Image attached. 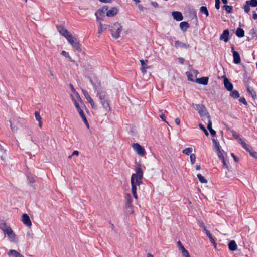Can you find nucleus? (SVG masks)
<instances>
[{
	"mask_svg": "<svg viewBox=\"0 0 257 257\" xmlns=\"http://www.w3.org/2000/svg\"><path fill=\"white\" fill-rule=\"evenodd\" d=\"M108 25L106 24H103L102 22H99V30L98 32V34H101L105 30L108 29Z\"/></svg>",
	"mask_w": 257,
	"mask_h": 257,
	"instance_id": "obj_20",
	"label": "nucleus"
},
{
	"mask_svg": "<svg viewBox=\"0 0 257 257\" xmlns=\"http://www.w3.org/2000/svg\"><path fill=\"white\" fill-rule=\"evenodd\" d=\"M151 4L155 8H157L158 7V4L156 2H152Z\"/></svg>",
	"mask_w": 257,
	"mask_h": 257,
	"instance_id": "obj_60",
	"label": "nucleus"
},
{
	"mask_svg": "<svg viewBox=\"0 0 257 257\" xmlns=\"http://www.w3.org/2000/svg\"><path fill=\"white\" fill-rule=\"evenodd\" d=\"M192 152V148H187L182 151V153L186 155H189Z\"/></svg>",
	"mask_w": 257,
	"mask_h": 257,
	"instance_id": "obj_38",
	"label": "nucleus"
},
{
	"mask_svg": "<svg viewBox=\"0 0 257 257\" xmlns=\"http://www.w3.org/2000/svg\"><path fill=\"white\" fill-rule=\"evenodd\" d=\"M194 108L198 111L202 120L205 122L208 121L209 123V120H211L210 116L205 106L202 104H195Z\"/></svg>",
	"mask_w": 257,
	"mask_h": 257,
	"instance_id": "obj_2",
	"label": "nucleus"
},
{
	"mask_svg": "<svg viewBox=\"0 0 257 257\" xmlns=\"http://www.w3.org/2000/svg\"><path fill=\"white\" fill-rule=\"evenodd\" d=\"M160 117L163 121H164L166 122L167 123H168V122L166 120V117L163 114H160Z\"/></svg>",
	"mask_w": 257,
	"mask_h": 257,
	"instance_id": "obj_59",
	"label": "nucleus"
},
{
	"mask_svg": "<svg viewBox=\"0 0 257 257\" xmlns=\"http://www.w3.org/2000/svg\"><path fill=\"white\" fill-rule=\"evenodd\" d=\"M182 255L184 257H189L190 256L188 251L184 248L183 249L181 250Z\"/></svg>",
	"mask_w": 257,
	"mask_h": 257,
	"instance_id": "obj_40",
	"label": "nucleus"
},
{
	"mask_svg": "<svg viewBox=\"0 0 257 257\" xmlns=\"http://www.w3.org/2000/svg\"><path fill=\"white\" fill-rule=\"evenodd\" d=\"M220 0H215V8L218 10L220 8Z\"/></svg>",
	"mask_w": 257,
	"mask_h": 257,
	"instance_id": "obj_53",
	"label": "nucleus"
},
{
	"mask_svg": "<svg viewBox=\"0 0 257 257\" xmlns=\"http://www.w3.org/2000/svg\"><path fill=\"white\" fill-rule=\"evenodd\" d=\"M177 246L180 250L184 248V247L183 246V245L182 244L181 242L180 241H178L177 242Z\"/></svg>",
	"mask_w": 257,
	"mask_h": 257,
	"instance_id": "obj_55",
	"label": "nucleus"
},
{
	"mask_svg": "<svg viewBox=\"0 0 257 257\" xmlns=\"http://www.w3.org/2000/svg\"><path fill=\"white\" fill-rule=\"evenodd\" d=\"M217 152V155L218 156V157L221 159H223V158H224L223 155V154L222 153V151H221V150H217L216 151Z\"/></svg>",
	"mask_w": 257,
	"mask_h": 257,
	"instance_id": "obj_49",
	"label": "nucleus"
},
{
	"mask_svg": "<svg viewBox=\"0 0 257 257\" xmlns=\"http://www.w3.org/2000/svg\"><path fill=\"white\" fill-rule=\"evenodd\" d=\"M237 245L234 240L230 241L228 243V248L230 250L233 251L237 249Z\"/></svg>",
	"mask_w": 257,
	"mask_h": 257,
	"instance_id": "obj_19",
	"label": "nucleus"
},
{
	"mask_svg": "<svg viewBox=\"0 0 257 257\" xmlns=\"http://www.w3.org/2000/svg\"><path fill=\"white\" fill-rule=\"evenodd\" d=\"M140 62L141 63V71L142 73L144 74L146 72V69L149 67L147 66V65L144 60H140Z\"/></svg>",
	"mask_w": 257,
	"mask_h": 257,
	"instance_id": "obj_25",
	"label": "nucleus"
},
{
	"mask_svg": "<svg viewBox=\"0 0 257 257\" xmlns=\"http://www.w3.org/2000/svg\"><path fill=\"white\" fill-rule=\"evenodd\" d=\"M61 54L66 57H68L69 55L68 52L64 50L62 51Z\"/></svg>",
	"mask_w": 257,
	"mask_h": 257,
	"instance_id": "obj_57",
	"label": "nucleus"
},
{
	"mask_svg": "<svg viewBox=\"0 0 257 257\" xmlns=\"http://www.w3.org/2000/svg\"><path fill=\"white\" fill-rule=\"evenodd\" d=\"M247 92L250 94L252 96V97L253 98V99H255V97H256V93L254 91V90L252 88H251L250 87H249V86H247Z\"/></svg>",
	"mask_w": 257,
	"mask_h": 257,
	"instance_id": "obj_29",
	"label": "nucleus"
},
{
	"mask_svg": "<svg viewBox=\"0 0 257 257\" xmlns=\"http://www.w3.org/2000/svg\"><path fill=\"white\" fill-rule=\"evenodd\" d=\"M206 235L209 238L210 242L213 244L214 247L216 248L217 245H216L215 240L213 238V237L212 234H211V233L210 232V231H207Z\"/></svg>",
	"mask_w": 257,
	"mask_h": 257,
	"instance_id": "obj_28",
	"label": "nucleus"
},
{
	"mask_svg": "<svg viewBox=\"0 0 257 257\" xmlns=\"http://www.w3.org/2000/svg\"><path fill=\"white\" fill-rule=\"evenodd\" d=\"M245 3L251 7H255L257 6V0L246 1Z\"/></svg>",
	"mask_w": 257,
	"mask_h": 257,
	"instance_id": "obj_32",
	"label": "nucleus"
},
{
	"mask_svg": "<svg viewBox=\"0 0 257 257\" xmlns=\"http://www.w3.org/2000/svg\"><path fill=\"white\" fill-rule=\"evenodd\" d=\"M69 87H70L72 91L73 92V93H76V90L75 89V88H74L73 85L72 84H69Z\"/></svg>",
	"mask_w": 257,
	"mask_h": 257,
	"instance_id": "obj_58",
	"label": "nucleus"
},
{
	"mask_svg": "<svg viewBox=\"0 0 257 257\" xmlns=\"http://www.w3.org/2000/svg\"><path fill=\"white\" fill-rule=\"evenodd\" d=\"M71 97H72V101H73L74 104H75V106L77 109V110H78V109H80L81 108L80 106H79V103L77 102V101H76V99H75L73 96L72 95H71Z\"/></svg>",
	"mask_w": 257,
	"mask_h": 257,
	"instance_id": "obj_41",
	"label": "nucleus"
},
{
	"mask_svg": "<svg viewBox=\"0 0 257 257\" xmlns=\"http://www.w3.org/2000/svg\"><path fill=\"white\" fill-rule=\"evenodd\" d=\"M5 150L4 149L3 147L0 145V158L1 159L4 160V158L3 155L5 153Z\"/></svg>",
	"mask_w": 257,
	"mask_h": 257,
	"instance_id": "obj_44",
	"label": "nucleus"
},
{
	"mask_svg": "<svg viewBox=\"0 0 257 257\" xmlns=\"http://www.w3.org/2000/svg\"><path fill=\"white\" fill-rule=\"evenodd\" d=\"M197 178H198L199 181L201 183H206L207 182V180L202 176L200 174H198L197 175Z\"/></svg>",
	"mask_w": 257,
	"mask_h": 257,
	"instance_id": "obj_34",
	"label": "nucleus"
},
{
	"mask_svg": "<svg viewBox=\"0 0 257 257\" xmlns=\"http://www.w3.org/2000/svg\"><path fill=\"white\" fill-rule=\"evenodd\" d=\"M252 18L254 20L257 19V14L255 11L253 12Z\"/></svg>",
	"mask_w": 257,
	"mask_h": 257,
	"instance_id": "obj_64",
	"label": "nucleus"
},
{
	"mask_svg": "<svg viewBox=\"0 0 257 257\" xmlns=\"http://www.w3.org/2000/svg\"><path fill=\"white\" fill-rule=\"evenodd\" d=\"M8 227H10L5 221L2 220L0 221V229L4 232L8 229Z\"/></svg>",
	"mask_w": 257,
	"mask_h": 257,
	"instance_id": "obj_22",
	"label": "nucleus"
},
{
	"mask_svg": "<svg viewBox=\"0 0 257 257\" xmlns=\"http://www.w3.org/2000/svg\"><path fill=\"white\" fill-rule=\"evenodd\" d=\"M66 39L72 46L78 52H80L81 51L80 43L78 42L76 38L73 37L72 34L67 36Z\"/></svg>",
	"mask_w": 257,
	"mask_h": 257,
	"instance_id": "obj_5",
	"label": "nucleus"
},
{
	"mask_svg": "<svg viewBox=\"0 0 257 257\" xmlns=\"http://www.w3.org/2000/svg\"><path fill=\"white\" fill-rule=\"evenodd\" d=\"M230 96L233 98L236 99L239 97V92L237 90H232Z\"/></svg>",
	"mask_w": 257,
	"mask_h": 257,
	"instance_id": "obj_33",
	"label": "nucleus"
},
{
	"mask_svg": "<svg viewBox=\"0 0 257 257\" xmlns=\"http://www.w3.org/2000/svg\"><path fill=\"white\" fill-rule=\"evenodd\" d=\"M82 91L85 98L88 102H90L91 100H92V98L90 96L88 92L86 90L82 89Z\"/></svg>",
	"mask_w": 257,
	"mask_h": 257,
	"instance_id": "obj_30",
	"label": "nucleus"
},
{
	"mask_svg": "<svg viewBox=\"0 0 257 257\" xmlns=\"http://www.w3.org/2000/svg\"><path fill=\"white\" fill-rule=\"evenodd\" d=\"M212 141L213 142L214 147L216 149V151L220 150V146L219 143L217 141V140H215V139H212Z\"/></svg>",
	"mask_w": 257,
	"mask_h": 257,
	"instance_id": "obj_37",
	"label": "nucleus"
},
{
	"mask_svg": "<svg viewBox=\"0 0 257 257\" xmlns=\"http://www.w3.org/2000/svg\"><path fill=\"white\" fill-rule=\"evenodd\" d=\"M240 141V143L242 147L245 149L247 150L249 146H248L245 142L243 141L242 140H239Z\"/></svg>",
	"mask_w": 257,
	"mask_h": 257,
	"instance_id": "obj_47",
	"label": "nucleus"
},
{
	"mask_svg": "<svg viewBox=\"0 0 257 257\" xmlns=\"http://www.w3.org/2000/svg\"><path fill=\"white\" fill-rule=\"evenodd\" d=\"M186 75L188 77V79L190 81H193L192 77V75L190 74L189 72H186Z\"/></svg>",
	"mask_w": 257,
	"mask_h": 257,
	"instance_id": "obj_56",
	"label": "nucleus"
},
{
	"mask_svg": "<svg viewBox=\"0 0 257 257\" xmlns=\"http://www.w3.org/2000/svg\"><path fill=\"white\" fill-rule=\"evenodd\" d=\"M224 84L225 88L229 91L233 90V86L232 84L229 81L227 78H225L224 80Z\"/></svg>",
	"mask_w": 257,
	"mask_h": 257,
	"instance_id": "obj_14",
	"label": "nucleus"
},
{
	"mask_svg": "<svg viewBox=\"0 0 257 257\" xmlns=\"http://www.w3.org/2000/svg\"><path fill=\"white\" fill-rule=\"evenodd\" d=\"M124 191L125 192V195H126L125 199H126V204H127V203H128V193L127 192V191L128 190L127 186L124 187Z\"/></svg>",
	"mask_w": 257,
	"mask_h": 257,
	"instance_id": "obj_45",
	"label": "nucleus"
},
{
	"mask_svg": "<svg viewBox=\"0 0 257 257\" xmlns=\"http://www.w3.org/2000/svg\"><path fill=\"white\" fill-rule=\"evenodd\" d=\"M236 35L239 38L242 37L244 36V31L242 29L238 28L236 31Z\"/></svg>",
	"mask_w": 257,
	"mask_h": 257,
	"instance_id": "obj_26",
	"label": "nucleus"
},
{
	"mask_svg": "<svg viewBox=\"0 0 257 257\" xmlns=\"http://www.w3.org/2000/svg\"><path fill=\"white\" fill-rule=\"evenodd\" d=\"M27 178L30 183H34L35 182L34 177L32 176L28 175Z\"/></svg>",
	"mask_w": 257,
	"mask_h": 257,
	"instance_id": "obj_51",
	"label": "nucleus"
},
{
	"mask_svg": "<svg viewBox=\"0 0 257 257\" xmlns=\"http://www.w3.org/2000/svg\"><path fill=\"white\" fill-rule=\"evenodd\" d=\"M200 12L204 14L206 17H208L209 16V12L207 10V8L205 6H201L200 8Z\"/></svg>",
	"mask_w": 257,
	"mask_h": 257,
	"instance_id": "obj_31",
	"label": "nucleus"
},
{
	"mask_svg": "<svg viewBox=\"0 0 257 257\" xmlns=\"http://www.w3.org/2000/svg\"><path fill=\"white\" fill-rule=\"evenodd\" d=\"M239 101L244 105H246L247 104V101L244 97H241L239 99Z\"/></svg>",
	"mask_w": 257,
	"mask_h": 257,
	"instance_id": "obj_54",
	"label": "nucleus"
},
{
	"mask_svg": "<svg viewBox=\"0 0 257 257\" xmlns=\"http://www.w3.org/2000/svg\"><path fill=\"white\" fill-rule=\"evenodd\" d=\"M222 163H223L224 166L225 167V168L229 170V166L228 164L227 163L226 161L225 160L224 158H223V159L221 160Z\"/></svg>",
	"mask_w": 257,
	"mask_h": 257,
	"instance_id": "obj_52",
	"label": "nucleus"
},
{
	"mask_svg": "<svg viewBox=\"0 0 257 257\" xmlns=\"http://www.w3.org/2000/svg\"><path fill=\"white\" fill-rule=\"evenodd\" d=\"M208 79L209 78L207 77H202L200 78H197L195 81L197 83L206 85L208 84Z\"/></svg>",
	"mask_w": 257,
	"mask_h": 257,
	"instance_id": "obj_15",
	"label": "nucleus"
},
{
	"mask_svg": "<svg viewBox=\"0 0 257 257\" xmlns=\"http://www.w3.org/2000/svg\"><path fill=\"white\" fill-rule=\"evenodd\" d=\"M107 8L106 7H103L102 10H99L98 11V13H95V15L96 16V19L98 22H101L103 20L102 18H101L100 17L98 16V14L101 16L102 15L104 14V11H107Z\"/></svg>",
	"mask_w": 257,
	"mask_h": 257,
	"instance_id": "obj_16",
	"label": "nucleus"
},
{
	"mask_svg": "<svg viewBox=\"0 0 257 257\" xmlns=\"http://www.w3.org/2000/svg\"><path fill=\"white\" fill-rule=\"evenodd\" d=\"M10 122V126H11V130L13 132H16L18 130V126L15 125L12 122V121L11 120L9 121Z\"/></svg>",
	"mask_w": 257,
	"mask_h": 257,
	"instance_id": "obj_39",
	"label": "nucleus"
},
{
	"mask_svg": "<svg viewBox=\"0 0 257 257\" xmlns=\"http://www.w3.org/2000/svg\"><path fill=\"white\" fill-rule=\"evenodd\" d=\"M250 155L253 157L254 158L257 159V153L256 152H252L251 153H250Z\"/></svg>",
	"mask_w": 257,
	"mask_h": 257,
	"instance_id": "obj_63",
	"label": "nucleus"
},
{
	"mask_svg": "<svg viewBox=\"0 0 257 257\" xmlns=\"http://www.w3.org/2000/svg\"><path fill=\"white\" fill-rule=\"evenodd\" d=\"M240 141V143L242 147L245 149L247 150L249 146H248L245 142L243 141L242 140H239Z\"/></svg>",
	"mask_w": 257,
	"mask_h": 257,
	"instance_id": "obj_48",
	"label": "nucleus"
},
{
	"mask_svg": "<svg viewBox=\"0 0 257 257\" xmlns=\"http://www.w3.org/2000/svg\"><path fill=\"white\" fill-rule=\"evenodd\" d=\"M79 154V152L77 150H75L74 151H73V152L72 153L71 156H69V158H70L73 155H78Z\"/></svg>",
	"mask_w": 257,
	"mask_h": 257,
	"instance_id": "obj_61",
	"label": "nucleus"
},
{
	"mask_svg": "<svg viewBox=\"0 0 257 257\" xmlns=\"http://www.w3.org/2000/svg\"><path fill=\"white\" fill-rule=\"evenodd\" d=\"M22 221L23 223L27 226H31L32 222L30 220V217L27 214H23L22 216Z\"/></svg>",
	"mask_w": 257,
	"mask_h": 257,
	"instance_id": "obj_11",
	"label": "nucleus"
},
{
	"mask_svg": "<svg viewBox=\"0 0 257 257\" xmlns=\"http://www.w3.org/2000/svg\"><path fill=\"white\" fill-rule=\"evenodd\" d=\"M91 105V107H92V108L93 109H96L97 108V105L95 104V103L94 102V101H93V100H91L90 102H89Z\"/></svg>",
	"mask_w": 257,
	"mask_h": 257,
	"instance_id": "obj_50",
	"label": "nucleus"
},
{
	"mask_svg": "<svg viewBox=\"0 0 257 257\" xmlns=\"http://www.w3.org/2000/svg\"><path fill=\"white\" fill-rule=\"evenodd\" d=\"M231 50L233 53V62L235 64L240 63L241 62V59L239 54L234 50L233 47H232Z\"/></svg>",
	"mask_w": 257,
	"mask_h": 257,
	"instance_id": "obj_10",
	"label": "nucleus"
},
{
	"mask_svg": "<svg viewBox=\"0 0 257 257\" xmlns=\"http://www.w3.org/2000/svg\"><path fill=\"white\" fill-rule=\"evenodd\" d=\"M118 12V9L117 8L114 7L111 8L110 10H108L106 12V16L107 17H114Z\"/></svg>",
	"mask_w": 257,
	"mask_h": 257,
	"instance_id": "obj_12",
	"label": "nucleus"
},
{
	"mask_svg": "<svg viewBox=\"0 0 257 257\" xmlns=\"http://www.w3.org/2000/svg\"><path fill=\"white\" fill-rule=\"evenodd\" d=\"M207 128L212 136H214L216 134V131L212 128V121L211 120H209V123L207 124Z\"/></svg>",
	"mask_w": 257,
	"mask_h": 257,
	"instance_id": "obj_27",
	"label": "nucleus"
},
{
	"mask_svg": "<svg viewBox=\"0 0 257 257\" xmlns=\"http://www.w3.org/2000/svg\"><path fill=\"white\" fill-rule=\"evenodd\" d=\"M233 136L238 141L239 143L240 142L239 140H242L240 137L239 135L237 134V133L233 130L231 131Z\"/></svg>",
	"mask_w": 257,
	"mask_h": 257,
	"instance_id": "obj_36",
	"label": "nucleus"
},
{
	"mask_svg": "<svg viewBox=\"0 0 257 257\" xmlns=\"http://www.w3.org/2000/svg\"><path fill=\"white\" fill-rule=\"evenodd\" d=\"M103 107L106 110L109 109V103L106 93L103 91H98L97 94Z\"/></svg>",
	"mask_w": 257,
	"mask_h": 257,
	"instance_id": "obj_4",
	"label": "nucleus"
},
{
	"mask_svg": "<svg viewBox=\"0 0 257 257\" xmlns=\"http://www.w3.org/2000/svg\"><path fill=\"white\" fill-rule=\"evenodd\" d=\"M243 8L246 13H248L250 11V6L248 4L245 3V5L243 6Z\"/></svg>",
	"mask_w": 257,
	"mask_h": 257,
	"instance_id": "obj_46",
	"label": "nucleus"
},
{
	"mask_svg": "<svg viewBox=\"0 0 257 257\" xmlns=\"http://www.w3.org/2000/svg\"><path fill=\"white\" fill-rule=\"evenodd\" d=\"M175 47L177 48H187L189 47V45H186L179 41H176L175 42Z\"/></svg>",
	"mask_w": 257,
	"mask_h": 257,
	"instance_id": "obj_21",
	"label": "nucleus"
},
{
	"mask_svg": "<svg viewBox=\"0 0 257 257\" xmlns=\"http://www.w3.org/2000/svg\"><path fill=\"white\" fill-rule=\"evenodd\" d=\"M223 8H224L225 10L226 13H231L233 9V7L232 6H229L226 5H224L223 7Z\"/></svg>",
	"mask_w": 257,
	"mask_h": 257,
	"instance_id": "obj_35",
	"label": "nucleus"
},
{
	"mask_svg": "<svg viewBox=\"0 0 257 257\" xmlns=\"http://www.w3.org/2000/svg\"><path fill=\"white\" fill-rule=\"evenodd\" d=\"M199 126L201 130H202L205 133V135L207 136H208L209 133L207 130L205 128V127L203 125H202L201 123L199 124Z\"/></svg>",
	"mask_w": 257,
	"mask_h": 257,
	"instance_id": "obj_42",
	"label": "nucleus"
},
{
	"mask_svg": "<svg viewBox=\"0 0 257 257\" xmlns=\"http://www.w3.org/2000/svg\"><path fill=\"white\" fill-rule=\"evenodd\" d=\"M143 171L141 168H137L136 173L133 174L131 176V183L132 186V192L134 197L137 199L138 196L136 193L137 186H140L142 183Z\"/></svg>",
	"mask_w": 257,
	"mask_h": 257,
	"instance_id": "obj_1",
	"label": "nucleus"
},
{
	"mask_svg": "<svg viewBox=\"0 0 257 257\" xmlns=\"http://www.w3.org/2000/svg\"><path fill=\"white\" fill-rule=\"evenodd\" d=\"M35 116L37 120L39 122V126L40 127H42V118L40 115V113L38 111H35Z\"/></svg>",
	"mask_w": 257,
	"mask_h": 257,
	"instance_id": "obj_23",
	"label": "nucleus"
},
{
	"mask_svg": "<svg viewBox=\"0 0 257 257\" xmlns=\"http://www.w3.org/2000/svg\"><path fill=\"white\" fill-rule=\"evenodd\" d=\"M189 24L187 22H182L180 23V28L183 31H186L189 28Z\"/></svg>",
	"mask_w": 257,
	"mask_h": 257,
	"instance_id": "obj_24",
	"label": "nucleus"
},
{
	"mask_svg": "<svg viewBox=\"0 0 257 257\" xmlns=\"http://www.w3.org/2000/svg\"><path fill=\"white\" fill-rule=\"evenodd\" d=\"M57 29L58 32L61 34L63 36L65 37L66 38L67 36L71 35L69 31L66 29L63 26L58 25L57 26Z\"/></svg>",
	"mask_w": 257,
	"mask_h": 257,
	"instance_id": "obj_9",
	"label": "nucleus"
},
{
	"mask_svg": "<svg viewBox=\"0 0 257 257\" xmlns=\"http://www.w3.org/2000/svg\"><path fill=\"white\" fill-rule=\"evenodd\" d=\"M74 94L76 95V97H77V98L78 100L79 101H80V102H82V99H81V97H80V95H79V94H78L77 92H76V93H74Z\"/></svg>",
	"mask_w": 257,
	"mask_h": 257,
	"instance_id": "obj_62",
	"label": "nucleus"
},
{
	"mask_svg": "<svg viewBox=\"0 0 257 257\" xmlns=\"http://www.w3.org/2000/svg\"><path fill=\"white\" fill-rule=\"evenodd\" d=\"M108 29L111 32L112 36L115 39H117L120 36V33L122 30V27L120 24L115 23L112 25H109Z\"/></svg>",
	"mask_w": 257,
	"mask_h": 257,
	"instance_id": "obj_3",
	"label": "nucleus"
},
{
	"mask_svg": "<svg viewBox=\"0 0 257 257\" xmlns=\"http://www.w3.org/2000/svg\"><path fill=\"white\" fill-rule=\"evenodd\" d=\"M8 255L9 256H13V257H24L23 255L20 254L17 251H16L15 250H13V249H10L8 252Z\"/></svg>",
	"mask_w": 257,
	"mask_h": 257,
	"instance_id": "obj_17",
	"label": "nucleus"
},
{
	"mask_svg": "<svg viewBox=\"0 0 257 257\" xmlns=\"http://www.w3.org/2000/svg\"><path fill=\"white\" fill-rule=\"evenodd\" d=\"M229 35V32L228 30H225L220 36V39L223 40L225 42H227L228 41Z\"/></svg>",
	"mask_w": 257,
	"mask_h": 257,
	"instance_id": "obj_18",
	"label": "nucleus"
},
{
	"mask_svg": "<svg viewBox=\"0 0 257 257\" xmlns=\"http://www.w3.org/2000/svg\"><path fill=\"white\" fill-rule=\"evenodd\" d=\"M4 234L7 235L11 241L16 242L17 240V236L11 229V227H8V229L4 232Z\"/></svg>",
	"mask_w": 257,
	"mask_h": 257,
	"instance_id": "obj_8",
	"label": "nucleus"
},
{
	"mask_svg": "<svg viewBox=\"0 0 257 257\" xmlns=\"http://www.w3.org/2000/svg\"><path fill=\"white\" fill-rule=\"evenodd\" d=\"M191 164L193 165L195 162L196 156L194 154H191L190 156Z\"/></svg>",
	"mask_w": 257,
	"mask_h": 257,
	"instance_id": "obj_43",
	"label": "nucleus"
},
{
	"mask_svg": "<svg viewBox=\"0 0 257 257\" xmlns=\"http://www.w3.org/2000/svg\"><path fill=\"white\" fill-rule=\"evenodd\" d=\"M132 147L138 155L140 156H144L145 155V150L139 143H133Z\"/></svg>",
	"mask_w": 257,
	"mask_h": 257,
	"instance_id": "obj_6",
	"label": "nucleus"
},
{
	"mask_svg": "<svg viewBox=\"0 0 257 257\" xmlns=\"http://www.w3.org/2000/svg\"><path fill=\"white\" fill-rule=\"evenodd\" d=\"M172 15L176 21H180L183 19V16L180 12L174 11L172 13Z\"/></svg>",
	"mask_w": 257,
	"mask_h": 257,
	"instance_id": "obj_13",
	"label": "nucleus"
},
{
	"mask_svg": "<svg viewBox=\"0 0 257 257\" xmlns=\"http://www.w3.org/2000/svg\"><path fill=\"white\" fill-rule=\"evenodd\" d=\"M4 234L7 235L11 241L16 242L17 240V236L11 229V227H8V229L4 232Z\"/></svg>",
	"mask_w": 257,
	"mask_h": 257,
	"instance_id": "obj_7",
	"label": "nucleus"
}]
</instances>
